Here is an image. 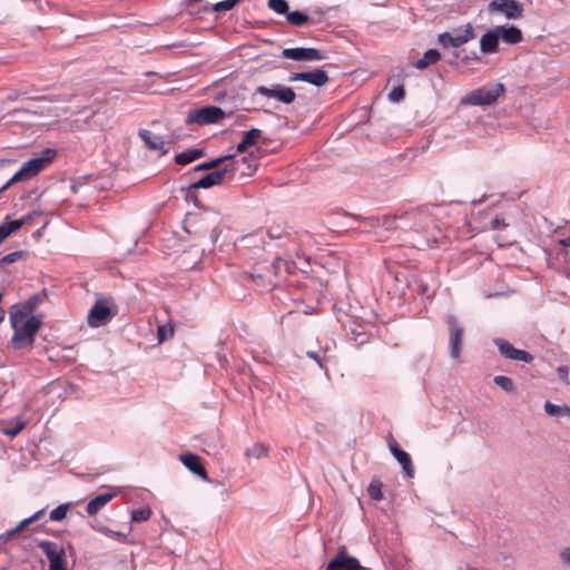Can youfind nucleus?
I'll list each match as a JSON object with an SVG mask.
<instances>
[{
    "instance_id": "nucleus-1",
    "label": "nucleus",
    "mask_w": 570,
    "mask_h": 570,
    "mask_svg": "<svg viewBox=\"0 0 570 570\" xmlns=\"http://www.w3.org/2000/svg\"><path fill=\"white\" fill-rule=\"evenodd\" d=\"M409 224H412L415 234H423L422 237L410 240L413 247L422 249L432 246L436 242V237L432 233L436 225L431 215L430 206H423L401 215L386 216L383 218L382 226L389 230L391 228H404Z\"/></svg>"
},
{
    "instance_id": "nucleus-2",
    "label": "nucleus",
    "mask_w": 570,
    "mask_h": 570,
    "mask_svg": "<svg viewBox=\"0 0 570 570\" xmlns=\"http://www.w3.org/2000/svg\"><path fill=\"white\" fill-rule=\"evenodd\" d=\"M10 325L13 328L11 345L13 348L31 346L37 332L41 326L39 316H26L18 313L9 315Z\"/></svg>"
},
{
    "instance_id": "nucleus-3",
    "label": "nucleus",
    "mask_w": 570,
    "mask_h": 570,
    "mask_svg": "<svg viewBox=\"0 0 570 570\" xmlns=\"http://www.w3.org/2000/svg\"><path fill=\"white\" fill-rule=\"evenodd\" d=\"M504 91V85L501 82L483 86L462 98L461 104L468 106H490L493 105Z\"/></svg>"
},
{
    "instance_id": "nucleus-4",
    "label": "nucleus",
    "mask_w": 570,
    "mask_h": 570,
    "mask_svg": "<svg viewBox=\"0 0 570 570\" xmlns=\"http://www.w3.org/2000/svg\"><path fill=\"white\" fill-rule=\"evenodd\" d=\"M475 38L474 28L471 23L453 29V31L440 33L439 43L443 48H458Z\"/></svg>"
},
{
    "instance_id": "nucleus-5",
    "label": "nucleus",
    "mask_w": 570,
    "mask_h": 570,
    "mask_svg": "<svg viewBox=\"0 0 570 570\" xmlns=\"http://www.w3.org/2000/svg\"><path fill=\"white\" fill-rule=\"evenodd\" d=\"M38 546L49 560V570H67L66 550L61 543L42 540Z\"/></svg>"
},
{
    "instance_id": "nucleus-6",
    "label": "nucleus",
    "mask_w": 570,
    "mask_h": 570,
    "mask_svg": "<svg viewBox=\"0 0 570 570\" xmlns=\"http://www.w3.org/2000/svg\"><path fill=\"white\" fill-rule=\"evenodd\" d=\"M226 116L225 111L216 106H206L188 112L186 124H197L200 126L217 124Z\"/></svg>"
},
{
    "instance_id": "nucleus-7",
    "label": "nucleus",
    "mask_w": 570,
    "mask_h": 570,
    "mask_svg": "<svg viewBox=\"0 0 570 570\" xmlns=\"http://www.w3.org/2000/svg\"><path fill=\"white\" fill-rule=\"evenodd\" d=\"M237 163H230L225 165L223 168H218L216 170H213L212 173L205 175L199 180L195 181L187 188V197L190 196V194L200 188H210L213 186L220 185L224 181L225 175L230 170H236L235 165Z\"/></svg>"
},
{
    "instance_id": "nucleus-8",
    "label": "nucleus",
    "mask_w": 570,
    "mask_h": 570,
    "mask_svg": "<svg viewBox=\"0 0 570 570\" xmlns=\"http://www.w3.org/2000/svg\"><path fill=\"white\" fill-rule=\"evenodd\" d=\"M489 13H502L509 20H517L523 16V7L517 0H492L488 4Z\"/></svg>"
},
{
    "instance_id": "nucleus-9",
    "label": "nucleus",
    "mask_w": 570,
    "mask_h": 570,
    "mask_svg": "<svg viewBox=\"0 0 570 570\" xmlns=\"http://www.w3.org/2000/svg\"><path fill=\"white\" fill-rule=\"evenodd\" d=\"M446 324L450 334V355L453 358H459L463 341V327L458 323L456 318L453 315H449L446 317Z\"/></svg>"
},
{
    "instance_id": "nucleus-10",
    "label": "nucleus",
    "mask_w": 570,
    "mask_h": 570,
    "mask_svg": "<svg viewBox=\"0 0 570 570\" xmlns=\"http://www.w3.org/2000/svg\"><path fill=\"white\" fill-rule=\"evenodd\" d=\"M256 92L267 98H274L277 101L283 102L285 105L294 102L296 98L295 91L291 87H286L283 85H275L273 88L258 86L256 88Z\"/></svg>"
},
{
    "instance_id": "nucleus-11",
    "label": "nucleus",
    "mask_w": 570,
    "mask_h": 570,
    "mask_svg": "<svg viewBox=\"0 0 570 570\" xmlns=\"http://www.w3.org/2000/svg\"><path fill=\"white\" fill-rule=\"evenodd\" d=\"M282 56L296 61H320L325 58L318 49L301 47L286 48L282 51Z\"/></svg>"
},
{
    "instance_id": "nucleus-12",
    "label": "nucleus",
    "mask_w": 570,
    "mask_h": 570,
    "mask_svg": "<svg viewBox=\"0 0 570 570\" xmlns=\"http://www.w3.org/2000/svg\"><path fill=\"white\" fill-rule=\"evenodd\" d=\"M289 81H305L316 87H323L330 81V77L323 69H313L311 71L294 72L288 77Z\"/></svg>"
},
{
    "instance_id": "nucleus-13",
    "label": "nucleus",
    "mask_w": 570,
    "mask_h": 570,
    "mask_svg": "<svg viewBox=\"0 0 570 570\" xmlns=\"http://www.w3.org/2000/svg\"><path fill=\"white\" fill-rule=\"evenodd\" d=\"M494 344L498 346L500 353L509 360L521 361L524 363H530L533 360V356L529 352L515 348L511 343L503 338H495Z\"/></svg>"
},
{
    "instance_id": "nucleus-14",
    "label": "nucleus",
    "mask_w": 570,
    "mask_h": 570,
    "mask_svg": "<svg viewBox=\"0 0 570 570\" xmlns=\"http://www.w3.org/2000/svg\"><path fill=\"white\" fill-rule=\"evenodd\" d=\"M110 318V308L106 304L98 301L90 308L87 316V323L90 327H99L108 323Z\"/></svg>"
},
{
    "instance_id": "nucleus-15",
    "label": "nucleus",
    "mask_w": 570,
    "mask_h": 570,
    "mask_svg": "<svg viewBox=\"0 0 570 570\" xmlns=\"http://www.w3.org/2000/svg\"><path fill=\"white\" fill-rule=\"evenodd\" d=\"M362 567L358 560L354 557L347 556L344 551H340L335 558H333L326 570H361Z\"/></svg>"
},
{
    "instance_id": "nucleus-16",
    "label": "nucleus",
    "mask_w": 570,
    "mask_h": 570,
    "mask_svg": "<svg viewBox=\"0 0 570 570\" xmlns=\"http://www.w3.org/2000/svg\"><path fill=\"white\" fill-rule=\"evenodd\" d=\"M389 445H390L391 453L401 464L405 475L407 478H413L414 466H413L412 459H411L410 454L407 452L403 451L399 446L397 442L394 440H392Z\"/></svg>"
},
{
    "instance_id": "nucleus-17",
    "label": "nucleus",
    "mask_w": 570,
    "mask_h": 570,
    "mask_svg": "<svg viewBox=\"0 0 570 570\" xmlns=\"http://www.w3.org/2000/svg\"><path fill=\"white\" fill-rule=\"evenodd\" d=\"M139 137L149 150L160 151L161 155L168 153V149L166 148V142L164 141L161 136L156 135L147 129H140Z\"/></svg>"
},
{
    "instance_id": "nucleus-18",
    "label": "nucleus",
    "mask_w": 570,
    "mask_h": 570,
    "mask_svg": "<svg viewBox=\"0 0 570 570\" xmlns=\"http://www.w3.org/2000/svg\"><path fill=\"white\" fill-rule=\"evenodd\" d=\"M42 299L43 297L41 294L32 295L27 301L12 305L10 312L26 316H35L33 313L36 312Z\"/></svg>"
},
{
    "instance_id": "nucleus-19",
    "label": "nucleus",
    "mask_w": 570,
    "mask_h": 570,
    "mask_svg": "<svg viewBox=\"0 0 570 570\" xmlns=\"http://www.w3.org/2000/svg\"><path fill=\"white\" fill-rule=\"evenodd\" d=\"M180 461L190 472L198 475L205 481L208 480L206 469L202 464L199 456L193 453L183 454L180 455Z\"/></svg>"
},
{
    "instance_id": "nucleus-20",
    "label": "nucleus",
    "mask_w": 570,
    "mask_h": 570,
    "mask_svg": "<svg viewBox=\"0 0 570 570\" xmlns=\"http://www.w3.org/2000/svg\"><path fill=\"white\" fill-rule=\"evenodd\" d=\"M500 37L495 27L485 32L480 39V51L482 53H494L499 49Z\"/></svg>"
},
{
    "instance_id": "nucleus-21",
    "label": "nucleus",
    "mask_w": 570,
    "mask_h": 570,
    "mask_svg": "<svg viewBox=\"0 0 570 570\" xmlns=\"http://www.w3.org/2000/svg\"><path fill=\"white\" fill-rule=\"evenodd\" d=\"M495 31L498 32L500 39H502L508 45H517L522 41V32L515 26H495Z\"/></svg>"
},
{
    "instance_id": "nucleus-22",
    "label": "nucleus",
    "mask_w": 570,
    "mask_h": 570,
    "mask_svg": "<svg viewBox=\"0 0 570 570\" xmlns=\"http://www.w3.org/2000/svg\"><path fill=\"white\" fill-rule=\"evenodd\" d=\"M116 493H102L90 500L87 504V513L96 515L102 508H105L114 498Z\"/></svg>"
},
{
    "instance_id": "nucleus-23",
    "label": "nucleus",
    "mask_w": 570,
    "mask_h": 570,
    "mask_svg": "<svg viewBox=\"0 0 570 570\" xmlns=\"http://www.w3.org/2000/svg\"><path fill=\"white\" fill-rule=\"evenodd\" d=\"M45 513H46L45 509H41V510L37 511L36 513H33L29 518L23 519L17 527H14L13 529L7 531L4 534L1 535V538L6 539V540L11 539L14 534H17L20 531H22L29 524L40 520L45 515Z\"/></svg>"
},
{
    "instance_id": "nucleus-24",
    "label": "nucleus",
    "mask_w": 570,
    "mask_h": 570,
    "mask_svg": "<svg viewBox=\"0 0 570 570\" xmlns=\"http://www.w3.org/2000/svg\"><path fill=\"white\" fill-rule=\"evenodd\" d=\"M262 136V130L257 128H252L250 130L244 134L242 141L237 145V153H244L248 147L253 146L256 140Z\"/></svg>"
},
{
    "instance_id": "nucleus-25",
    "label": "nucleus",
    "mask_w": 570,
    "mask_h": 570,
    "mask_svg": "<svg viewBox=\"0 0 570 570\" xmlns=\"http://www.w3.org/2000/svg\"><path fill=\"white\" fill-rule=\"evenodd\" d=\"M441 59V55L436 49H429L424 52L423 57L415 61L416 69H425L430 65L436 63Z\"/></svg>"
},
{
    "instance_id": "nucleus-26",
    "label": "nucleus",
    "mask_w": 570,
    "mask_h": 570,
    "mask_svg": "<svg viewBox=\"0 0 570 570\" xmlns=\"http://www.w3.org/2000/svg\"><path fill=\"white\" fill-rule=\"evenodd\" d=\"M203 156V150L200 149H187L175 156V160L178 165L185 166L188 165Z\"/></svg>"
},
{
    "instance_id": "nucleus-27",
    "label": "nucleus",
    "mask_w": 570,
    "mask_h": 570,
    "mask_svg": "<svg viewBox=\"0 0 570 570\" xmlns=\"http://www.w3.org/2000/svg\"><path fill=\"white\" fill-rule=\"evenodd\" d=\"M429 279H433L432 275H421L415 279V285L417 291L423 296L430 298L434 295L435 291L433 286L430 284Z\"/></svg>"
},
{
    "instance_id": "nucleus-28",
    "label": "nucleus",
    "mask_w": 570,
    "mask_h": 570,
    "mask_svg": "<svg viewBox=\"0 0 570 570\" xmlns=\"http://www.w3.org/2000/svg\"><path fill=\"white\" fill-rule=\"evenodd\" d=\"M233 159H234V155L223 156V157L216 158L214 160L203 163V164L196 166L194 170L195 171L209 170V169L216 170V169L220 168L219 166L226 161H228V164L234 163Z\"/></svg>"
},
{
    "instance_id": "nucleus-29",
    "label": "nucleus",
    "mask_w": 570,
    "mask_h": 570,
    "mask_svg": "<svg viewBox=\"0 0 570 570\" xmlns=\"http://www.w3.org/2000/svg\"><path fill=\"white\" fill-rule=\"evenodd\" d=\"M544 411L548 415H551V416H562V415L570 416V406L557 405V404L551 403L550 401H547L544 403Z\"/></svg>"
},
{
    "instance_id": "nucleus-30",
    "label": "nucleus",
    "mask_w": 570,
    "mask_h": 570,
    "mask_svg": "<svg viewBox=\"0 0 570 570\" xmlns=\"http://www.w3.org/2000/svg\"><path fill=\"white\" fill-rule=\"evenodd\" d=\"M268 449L263 443H255L245 451V455L248 458L261 459L266 456Z\"/></svg>"
},
{
    "instance_id": "nucleus-31",
    "label": "nucleus",
    "mask_w": 570,
    "mask_h": 570,
    "mask_svg": "<svg viewBox=\"0 0 570 570\" xmlns=\"http://www.w3.org/2000/svg\"><path fill=\"white\" fill-rule=\"evenodd\" d=\"M287 21L296 27H302L308 21L307 14L302 11H292L286 16Z\"/></svg>"
},
{
    "instance_id": "nucleus-32",
    "label": "nucleus",
    "mask_w": 570,
    "mask_h": 570,
    "mask_svg": "<svg viewBox=\"0 0 570 570\" xmlns=\"http://www.w3.org/2000/svg\"><path fill=\"white\" fill-rule=\"evenodd\" d=\"M267 6L271 10L278 14L288 13V4L286 0H268Z\"/></svg>"
},
{
    "instance_id": "nucleus-33",
    "label": "nucleus",
    "mask_w": 570,
    "mask_h": 570,
    "mask_svg": "<svg viewBox=\"0 0 570 570\" xmlns=\"http://www.w3.org/2000/svg\"><path fill=\"white\" fill-rule=\"evenodd\" d=\"M70 503H62V504H59L57 508H55L51 512H50V520L51 521H61L66 518L67 515V512L70 508Z\"/></svg>"
},
{
    "instance_id": "nucleus-34",
    "label": "nucleus",
    "mask_w": 570,
    "mask_h": 570,
    "mask_svg": "<svg viewBox=\"0 0 570 570\" xmlns=\"http://www.w3.org/2000/svg\"><path fill=\"white\" fill-rule=\"evenodd\" d=\"M150 508H140L131 511V521L132 522H144L150 519L151 517Z\"/></svg>"
},
{
    "instance_id": "nucleus-35",
    "label": "nucleus",
    "mask_w": 570,
    "mask_h": 570,
    "mask_svg": "<svg viewBox=\"0 0 570 570\" xmlns=\"http://www.w3.org/2000/svg\"><path fill=\"white\" fill-rule=\"evenodd\" d=\"M493 382L504 390L505 392H513L514 391V384L512 380L504 375H498L493 379Z\"/></svg>"
},
{
    "instance_id": "nucleus-36",
    "label": "nucleus",
    "mask_w": 570,
    "mask_h": 570,
    "mask_svg": "<svg viewBox=\"0 0 570 570\" xmlns=\"http://www.w3.org/2000/svg\"><path fill=\"white\" fill-rule=\"evenodd\" d=\"M367 492L371 499L375 501L381 500L383 498L382 483L379 481L371 482L367 488Z\"/></svg>"
},
{
    "instance_id": "nucleus-37",
    "label": "nucleus",
    "mask_w": 570,
    "mask_h": 570,
    "mask_svg": "<svg viewBox=\"0 0 570 570\" xmlns=\"http://www.w3.org/2000/svg\"><path fill=\"white\" fill-rule=\"evenodd\" d=\"M26 256H27V253L23 250L10 253L0 259V266L12 264L21 258H24Z\"/></svg>"
},
{
    "instance_id": "nucleus-38",
    "label": "nucleus",
    "mask_w": 570,
    "mask_h": 570,
    "mask_svg": "<svg viewBox=\"0 0 570 570\" xmlns=\"http://www.w3.org/2000/svg\"><path fill=\"white\" fill-rule=\"evenodd\" d=\"M24 224V219H14V220H7L6 223L1 224L2 227H4V230L7 232L8 237L20 229L22 225Z\"/></svg>"
},
{
    "instance_id": "nucleus-39",
    "label": "nucleus",
    "mask_w": 570,
    "mask_h": 570,
    "mask_svg": "<svg viewBox=\"0 0 570 570\" xmlns=\"http://www.w3.org/2000/svg\"><path fill=\"white\" fill-rule=\"evenodd\" d=\"M26 426V423L23 421H17L14 425L3 429V434L16 438Z\"/></svg>"
},
{
    "instance_id": "nucleus-40",
    "label": "nucleus",
    "mask_w": 570,
    "mask_h": 570,
    "mask_svg": "<svg viewBox=\"0 0 570 570\" xmlns=\"http://www.w3.org/2000/svg\"><path fill=\"white\" fill-rule=\"evenodd\" d=\"M240 0H224L217 2L212 7L213 11H228L232 10Z\"/></svg>"
},
{
    "instance_id": "nucleus-41",
    "label": "nucleus",
    "mask_w": 570,
    "mask_h": 570,
    "mask_svg": "<svg viewBox=\"0 0 570 570\" xmlns=\"http://www.w3.org/2000/svg\"><path fill=\"white\" fill-rule=\"evenodd\" d=\"M404 96H405V90H404L403 86H397L390 91L389 99L392 102H400L401 100L404 99Z\"/></svg>"
},
{
    "instance_id": "nucleus-42",
    "label": "nucleus",
    "mask_w": 570,
    "mask_h": 570,
    "mask_svg": "<svg viewBox=\"0 0 570 570\" xmlns=\"http://www.w3.org/2000/svg\"><path fill=\"white\" fill-rule=\"evenodd\" d=\"M173 335H174L173 327H167L166 325L158 326L159 342H164L165 340L171 337Z\"/></svg>"
},
{
    "instance_id": "nucleus-43",
    "label": "nucleus",
    "mask_w": 570,
    "mask_h": 570,
    "mask_svg": "<svg viewBox=\"0 0 570 570\" xmlns=\"http://www.w3.org/2000/svg\"><path fill=\"white\" fill-rule=\"evenodd\" d=\"M285 268L286 271L288 269V263L281 259V258H277L271 266V269L273 271L274 275L277 277L279 276L281 274V269L282 268Z\"/></svg>"
},
{
    "instance_id": "nucleus-44",
    "label": "nucleus",
    "mask_w": 570,
    "mask_h": 570,
    "mask_svg": "<svg viewBox=\"0 0 570 570\" xmlns=\"http://www.w3.org/2000/svg\"><path fill=\"white\" fill-rule=\"evenodd\" d=\"M267 235L271 239H282L288 234L284 233L279 227H271L267 232Z\"/></svg>"
},
{
    "instance_id": "nucleus-45",
    "label": "nucleus",
    "mask_w": 570,
    "mask_h": 570,
    "mask_svg": "<svg viewBox=\"0 0 570 570\" xmlns=\"http://www.w3.org/2000/svg\"><path fill=\"white\" fill-rule=\"evenodd\" d=\"M559 558L562 564L570 567V548H564L560 552Z\"/></svg>"
},
{
    "instance_id": "nucleus-46",
    "label": "nucleus",
    "mask_w": 570,
    "mask_h": 570,
    "mask_svg": "<svg viewBox=\"0 0 570 570\" xmlns=\"http://www.w3.org/2000/svg\"><path fill=\"white\" fill-rule=\"evenodd\" d=\"M352 334L354 335L353 340L362 345L367 342V335L365 333L356 332L355 330L352 331Z\"/></svg>"
},
{
    "instance_id": "nucleus-47",
    "label": "nucleus",
    "mask_w": 570,
    "mask_h": 570,
    "mask_svg": "<svg viewBox=\"0 0 570 570\" xmlns=\"http://www.w3.org/2000/svg\"><path fill=\"white\" fill-rule=\"evenodd\" d=\"M242 163L247 166V169L249 170L248 175H250L257 168V163L253 161L248 157H243Z\"/></svg>"
},
{
    "instance_id": "nucleus-48",
    "label": "nucleus",
    "mask_w": 570,
    "mask_h": 570,
    "mask_svg": "<svg viewBox=\"0 0 570 570\" xmlns=\"http://www.w3.org/2000/svg\"><path fill=\"white\" fill-rule=\"evenodd\" d=\"M508 225L504 223L503 219H501L500 217H494L492 220H491V227L493 229H502L504 227H507Z\"/></svg>"
},
{
    "instance_id": "nucleus-49",
    "label": "nucleus",
    "mask_w": 570,
    "mask_h": 570,
    "mask_svg": "<svg viewBox=\"0 0 570 570\" xmlns=\"http://www.w3.org/2000/svg\"><path fill=\"white\" fill-rule=\"evenodd\" d=\"M557 372L562 381L568 382L569 368L566 365L559 366Z\"/></svg>"
},
{
    "instance_id": "nucleus-50",
    "label": "nucleus",
    "mask_w": 570,
    "mask_h": 570,
    "mask_svg": "<svg viewBox=\"0 0 570 570\" xmlns=\"http://www.w3.org/2000/svg\"><path fill=\"white\" fill-rule=\"evenodd\" d=\"M306 355H307L309 358H312V360L316 361V362H317V364L320 365V367H322V368L324 367L323 362H322V360L320 358V356L317 355V353L308 351V352L306 353Z\"/></svg>"
},
{
    "instance_id": "nucleus-51",
    "label": "nucleus",
    "mask_w": 570,
    "mask_h": 570,
    "mask_svg": "<svg viewBox=\"0 0 570 570\" xmlns=\"http://www.w3.org/2000/svg\"><path fill=\"white\" fill-rule=\"evenodd\" d=\"M101 532L104 533H108V534H112V535H116V537H124L120 532H115V531H111L107 528H100L99 529Z\"/></svg>"
},
{
    "instance_id": "nucleus-52",
    "label": "nucleus",
    "mask_w": 570,
    "mask_h": 570,
    "mask_svg": "<svg viewBox=\"0 0 570 570\" xmlns=\"http://www.w3.org/2000/svg\"><path fill=\"white\" fill-rule=\"evenodd\" d=\"M6 238H8L7 232L4 230V227H2V225H0V244H1Z\"/></svg>"
},
{
    "instance_id": "nucleus-53",
    "label": "nucleus",
    "mask_w": 570,
    "mask_h": 570,
    "mask_svg": "<svg viewBox=\"0 0 570 570\" xmlns=\"http://www.w3.org/2000/svg\"><path fill=\"white\" fill-rule=\"evenodd\" d=\"M561 246L563 247H570V235L563 239L560 240Z\"/></svg>"
},
{
    "instance_id": "nucleus-54",
    "label": "nucleus",
    "mask_w": 570,
    "mask_h": 570,
    "mask_svg": "<svg viewBox=\"0 0 570 570\" xmlns=\"http://www.w3.org/2000/svg\"><path fill=\"white\" fill-rule=\"evenodd\" d=\"M257 277H258V278H265V277H266V278L268 279V283H269V284L272 283V279H271V277H269V275H268V274H257Z\"/></svg>"
},
{
    "instance_id": "nucleus-55",
    "label": "nucleus",
    "mask_w": 570,
    "mask_h": 570,
    "mask_svg": "<svg viewBox=\"0 0 570 570\" xmlns=\"http://www.w3.org/2000/svg\"><path fill=\"white\" fill-rule=\"evenodd\" d=\"M71 99V95H65L63 97L61 98H56L55 100H65V101H68Z\"/></svg>"
},
{
    "instance_id": "nucleus-56",
    "label": "nucleus",
    "mask_w": 570,
    "mask_h": 570,
    "mask_svg": "<svg viewBox=\"0 0 570 570\" xmlns=\"http://www.w3.org/2000/svg\"><path fill=\"white\" fill-rule=\"evenodd\" d=\"M4 317H6V311L0 308V323H2L4 321Z\"/></svg>"
},
{
    "instance_id": "nucleus-57",
    "label": "nucleus",
    "mask_w": 570,
    "mask_h": 570,
    "mask_svg": "<svg viewBox=\"0 0 570 570\" xmlns=\"http://www.w3.org/2000/svg\"><path fill=\"white\" fill-rule=\"evenodd\" d=\"M183 47H184L183 43H175V45L168 46V48H183Z\"/></svg>"
},
{
    "instance_id": "nucleus-58",
    "label": "nucleus",
    "mask_w": 570,
    "mask_h": 570,
    "mask_svg": "<svg viewBox=\"0 0 570 570\" xmlns=\"http://www.w3.org/2000/svg\"><path fill=\"white\" fill-rule=\"evenodd\" d=\"M468 570H478L476 568H469Z\"/></svg>"
}]
</instances>
